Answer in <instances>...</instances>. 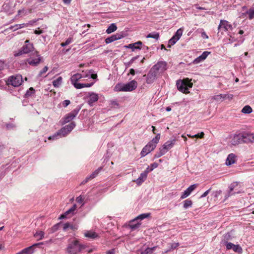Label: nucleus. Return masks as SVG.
Masks as SVG:
<instances>
[{
  "mask_svg": "<svg viewBox=\"0 0 254 254\" xmlns=\"http://www.w3.org/2000/svg\"><path fill=\"white\" fill-rule=\"evenodd\" d=\"M160 134L158 133L156 136L153 138L148 144L145 146L140 153L141 157H144L151 151L153 150L156 146L157 144L159 141Z\"/></svg>",
  "mask_w": 254,
  "mask_h": 254,
  "instance_id": "1",
  "label": "nucleus"
},
{
  "mask_svg": "<svg viewBox=\"0 0 254 254\" xmlns=\"http://www.w3.org/2000/svg\"><path fill=\"white\" fill-rule=\"evenodd\" d=\"M192 83L191 82V79L188 78L183 80H179L177 81L176 85L178 90L185 94L190 93L189 88L192 87Z\"/></svg>",
  "mask_w": 254,
  "mask_h": 254,
  "instance_id": "2",
  "label": "nucleus"
},
{
  "mask_svg": "<svg viewBox=\"0 0 254 254\" xmlns=\"http://www.w3.org/2000/svg\"><path fill=\"white\" fill-rule=\"evenodd\" d=\"M137 86V82L132 80L126 84H117L114 87L115 91H131L134 90Z\"/></svg>",
  "mask_w": 254,
  "mask_h": 254,
  "instance_id": "3",
  "label": "nucleus"
},
{
  "mask_svg": "<svg viewBox=\"0 0 254 254\" xmlns=\"http://www.w3.org/2000/svg\"><path fill=\"white\" fill-rule=\"evenodd\" d=\"M85 248L86 246L81 245L78 240H73L68 244L66 251L69 254H77Z\"/></svg>",
  "mask_w": 254,
  "mask_h": 254,
  "instance_id": "4",
  "label": "nucleus"
},
{
  "mask_svg": "<svg viewBox=\"0 0 254 254\" xmlns=\"http://www.w3.org/2000/svg\"><path fill=\"white\" fill-rule=\"evenodd\" d=\"M22 82V77L20 74L11 75L6 81L7 85H11L15 87L19 86Z\"/></svg>",
  "mask_w": 254,
  "mask_h": 254,
  "instance_id": "5",
  "label": "nucleus"
},
{
  "mask_svg": "<svg viewBox=\"0 0 254 254\" xmlns=\"http://www.w3.org/2000/svg\"><path fill=\"white\" fill-rule=\"evenodd\" d=\"M75 126L74 122H71L68 125L62 127L58 131L60 137H62L67 135L75 127Z\"/></svg>",
  "mask_w": 254,
  "mask_h": 254,
  "instance_id": "6",
  "label": "nucleus"
},
{
  "mask_svg": "<svg viewBox=\"0 0 254 254\" xmlns=\"http://www.w3.org/2000/svg\"><path fill=\"white\" fill-rule=\"evenodd\" d=\"M240 133L243 143H249L253 142V140H254V134L253 133L246 130L243 131Z\"/></svg>",
  "mask_w": 254,
  "mask_h": 254,
  "instance_id": "7",
  "label": "nucleus"
},
{
  "mask_svg": "<svg viewBox=\"0 0 254 254\" xmlns=\"http://www.w3.org/2000/svg\"><path fill=\"white\" fill-rule=\"evenodd\" d=\"M229 143L231 145L236 146L243 143L241 133H235L230 135L229 137Z\"/></svg>",
  "mask_w": 254,
  "mask_h": 254,
  "instance_id": "8",
  "label": "nucleus"
},
{
  "mask_svg": "<svg viewBox=\"0 0 254 254\" xmlns=\"http://www.w3.org/2000/svg\"><path fill=\"white\" fill-rule=\"evenodd\" d=\"M151 69L158 74L163 73L166 70V63L165 62H159L154 65Z\"/></svg>",
  "mask_w": 254,
  "mask_h": 254,
  "instance_id": "9",
  "label": "nucleus"
},
{
  "mask_svg": "<svg viewBox=\"0 0 254 254\" xmlns=\"http://www.w3.org/2000/svg\"><path fill=\"white\" fill-rule=\"evenodd\" d=\"M40 61L41 57L40 55L38 54L37 51H35L29 59H27L26 61L30 65L36 66L39 64Z\"/></svg>",
  "mask_w": 254,
  "mask_h": 254,
  "instance_id": "10",
  "label": "nucleus"
},
{
  "mask_svg": "<svg viewBox=\"0 0 254 254\" xmlns=\"http://www.w3.org/2000/svg\"><path fill=\"white\" fill-rule=\"evenodd\" d=\"M33 48V45L29 43V40H26L25 44L21 48V51H20L18 53L15 54V56H18L22 54H27L32 51Z\"/></svg>",
  "mask_w": 254,
  "mask_h": 254,
  "instance_id": "11",
  "label": "nucleus"
},
{
  "mask_svg": "<svg viewBox=\"0 0 254 254\" xmlns=\"http://www.w3.org/2000/svg\"><path fill=\"white\" fill-rule=\"evenodd\" d=\"M79 109H75L66 114L63 119V124H65L72 121L78 114Z\"/></svg>",
  "mask_w": 254,
  "mask_h": 254,
  "instance_id": "12",
  "label": "nucleus"
},
{
  "mask_svg": "<svg viewBox=\"0 0 254 254\" xmlns=\"http://www.w3.org/2000/svg\"><path fill=\"white\" fill-rule=\"evenodd\" d=\"M87 102L90 106H92L95 102L99 99L98 94L94 92H88L86 96Z\"/></svg>",
  "mask_w": 254,
  "mask_h": 254,
  "instance_id": "13",
  "label": "nucleus"
},
{
  "mask_svg": "<svg viewBox=\"0 0 254 254\" xmlns=\"http://www.w3.org/2000/svg\"><path fill=\"white\" fill-rule=\"evenodd\" d=\"M221 29H224L226 31H229L232 30L233 27L232 25L230 24L228 21L225 20H221L218 27V30L220 31Z\"/></svg>",
  "mask_w": 254,
  "mask_h": 254,
  "instance_id": "14",
  "label": "nucleus"
},
{
  "mask_svg": "<svg viewBox=\"0 0 254 254\" xmlns=\"http://www.w3.org/2000/svg\"><path fill=\"white\" fill-rule=\"evenodd\" d=\"M157 75H158V74L151 68L146 75V83L147 84L153 83L155 80Z\"/></svg>",
  "mask_w": 254,
  "mask_h": 254,
  "instance_id": "15",
  "label": "nucleus"
},
{
  "mask_svg": "<svg viewBox=\"0 0 254 254\" xmlns=\"http://www.w3.org/2000/svg\"><path fill=\"white\" fill-rule=\"evenodd\" d=\"M238 186V183L234 182L232 183L229 187L230 190L228 194L226 195V197L228 198V197L232 195L240 192V191L239 190L236 189Z\"/></svg>",
  "mask_w": 254,
  "mask_h": 254,
  "instance_id": "16",
  "label": "nucleus"
},
{
  "mask_svg": "<svg viewBox=\"0 0 254 254\" xmlns=\"http://www.w3.org/2000/svg\"><path fill=\"white\" fill-rule=\"evenodd\" d=\"M198 185L195 184L191 185L189 188H187L182 194L181 196V199H184L187 197L188 196L190 195L191 192L196 188Z\"/></svg>",
  "mask_w": 254,
  "mask_h": 254,
  "instance_id": "17",
  "label": "nucleus"
},
{
  "mask_svg": "<svg viewBox=\"0 0 254 254\" xmlns=\"http://www.w3.org/2000/svg\"><path fill=\"white\" fill-rule=\"evenodd\" d=\"M124 37V35L122 33H117L111 36L108 37L105 39V42L106 44L111 43L115 41L121 39Z\"/></svg>",
  "mask_w": 254,
  "mask_h": 254,
  "instance_id": "18",
  "label": "nucleus"
},
{
  "mask_svg": "<svg viewBox=\"0 0 254 254\" xmlns=\"http://www.w3.org/2000/svg\"><path fill=\"white\" fill-rule=\"evenodd\" d=\"M176 142V139H174L171 140H168L160 148L164 152L166 153L168 150L171 149L173 145L175 144Z\"/></svg>",
  "mask_w": 254,
  "mask_h": 254,
  "instance_id": "19",
  "label": "nucleus"
},
{
  "mask_svg": "<svg viewBox=\"0 0 254 254\" xmlns=\"http://www.w3.org/2000/svg\"><path fill=\"white\" fill-rule=\"evenodd\" d=\"M142 42L141 41H137L134 43H131L126 46V47L128 49H130L132 51L135 50H140L142 48Z\"/></svg>",
  "mask_w": 254,
  "mask_h": 254,
  "instance_id": "20",
  "label": "nucleus"
},
{
  "mask_svg": "<svg viewBox=\"0 0 254 254\" xmlns=\"http://www.w3.org/2000/svg\"><path fill=\"white\" fill-rule=\"evenodd\" d=\"M236 161V156L233 153H231L228 155L226 160V164L227 166L231 165L234 164Z\"/></svg>",
  "mask_w": 254,
  "mask_h": 254,
  "instance_id": "21",
  "label": "nucleus"
},
{
  "mask_svg": "<svg viewBox=\"0 0 254 254\" xmlns=\"http://www.w3.org/2000/svg\"><path fill=\"white\" fill-rule=\"evenodd\" d=\"M88 76V75H85V73L83 74H79V73H76L74 75H73L71 77V82L72 84L74 83L75 82H77V81L80 79V78H83V77H87Z\"/></svg>",
  "mask_w": 254,
  "mask_h": 254,
  "instance_id": "22",
  "label": "nucleus"
},
{
  "mask_svg": "<svg viewBox=\"0 0 254 254\" xmlns=\"http://www.w3.org/2000/svg\"><path fill=\"white\" fill-rule=\"evenodd\" d=\"M140 224L141 223L134 218L129 221L128 226L132 230H134L138 228Z\"/></svg>",
  "mask_w": 254,
  "mask_h": 254,
  "instance_id": "23",
  "label": "nucleus"
},
{
  "mask_svg": "<svg viewBox=\"0 0 254 254\" xmlns=\"http://www.w3.org/2000/svg\"><path fill=\"white\" fill-rule=\"evenodd\" d=\"M43 243H38V244H35L33 245V246L28 247L22 250L23 253L24 254H32L34 252V246H38L40 244H43Z\"/></svg>",
  "mask_w": 254,
  "mask_h": 254,
  "instance_id": "24",
  "label": "nucleus"
},
{
  "mask_svg": "<svg viewBox=\"0 0 254 254\" xmlns=\"http://www.w3.org/2000/svg\"><path fill=\"white\" fill-rule=\"evenodd\" d=\"M94 83H80L77 82H75L73 84L74 85V87L77 89H81L84 87H89L92 86L93 85Z\"/></svg>",
  "mask_w": 254,
  "mask_h": 254,
  "instance_id": "25",
  "label": "nucleus"
},
{
  "mask_svg": "<svg viewBox=\"0 0 254 254\" xmlns=\"http://www.w3.org/2000/svg\"><path fill=\"white\" fill-rule=\"evenodd\" d=\"M85 237L91 239H94L98 237V234L94 231H88L84 233Z\"/></svg>",
  "mask_w": 254,
  "mask_h": 254,
  "instance_id": "26",
  "label": "nucleus"
},
{
  "mask_svg": "<svg viewBox=\"0 0 254 254\" xmlns=\"http://www.w3.org/2000/svg\"><path fill=\"white\" fill-rule=\"evenodd\" d=\"M147 176L145 174L142 173L140 176L134 182L138 185H140L146 179Z\"/></svg>",
  "mask_w": 254,
  "mask_h": 254,
  "instance_id": "27",
  "label": "nucleus"
},
{
  "mask_svg": "<svg viewBox=\"0 0 254 254\" xmlns=\"http://www.w3.org/2000/svg\"><path fill=\"white\" fill-rule=\"evenodd\" d=\"M242 14H244L247 18L252 19L254 17V9H250L249 11L246 10Z\"/></svg>",
  "mask_w": 254,
  "mask_h": 254,
  "instance_id": "28",
  "label": "nucleus"
},
{
  "mask_svg": "<svg viewBox=\"0 0 254 254\" xmlns=\"http://www.w3.org/2000/svg\"><path fill=\"white\" fill-rule=\"evenodd\" d=\"M45 235L44 232L42 231H38L35 232L34 234V236L38 240H42Z\"/></svg>",
  "mask_w": 254,
  "mask_h": 254,
  "instance_id": "29",
  "label": "nucleus"
},
{
  "mask_svg": "<svg viewBox=\"0 0 254 254\" xmlns=\"http://www.w3.org/2000/svg\"><path fill=\"white\" fill-rule=\"evenodd\" d=\"M117 29V27L115 23L111 24L107 28L106 32L108 34H110L114 32Z\"/></svg>",
  "mask_w": 254,
  "mask_h": 254,
  "instance_id": "30",
  "label": "nucleus"
},
{
  "mask_svg": "<svg viewBox=\"0 0 254 254\" xmlns=\"http://www.w3.org/2000/svg\"><path fill=\"white\" fill-rule=\"evenodd\" d=\"M241 112L244 114H249L253 112V109L249 105H246L243 108Z\"/></svg>",
  "mask_w": 254,
  "mask_h": 254,
  "instance_id": "31",
  "label": "nucleus"
},
{
  "mask_svg": "<svg viewBox=\"0 0 254 254\" xmlns=\"http://www.w3.org/2000/svg\"><path fill=\"white\" fill-rule=\"evenodd\" d=\"M47 29V27L46 25H42L41 27H39L38 29L35 30L34 33L38 35L44 33Z\"/></svg>",
  "mask_w": 254,
  "mask_h": 254,
  "instance_id": "32",
  "label": "nucleus"
},
{
  "mask_svg": "<svg viewBox=\"0 0 254 254\" xmlns=\"http://www.w3.org/2000/svg\"><path fill=\"white\" fill-rule=\"evenodd\" d=\"M192 205V202L190 199H187L183 201V207L186 209L189 207H191Z\"/></svg>",
  "mask_w": 254,
  "mask_h": 254,
  "instance_id": "33",
  "label": "nucleus"
},
{
  "mask_svg": "<svg viewBox=\"0 0 254 254\" xmlns=\"http://www.w3.org/2000/svg\"><path fill=\"white\" fill-rule=\"evenodd\" d=\"M63 78L62 77L60 76L58 77L56 79L54 80L53 81V84L55 87H59L62 82Z\"/></svg>",
  "mask_w": 254,
  "mask_h": 254,
  "instance_id": "34",
  "label": "nucleus"
},
{
  "mask_svg": "<svg viewBox=\"0 0 254 254\" xmlns=\"http://www.w3.org/2000/svg\"><path fill=\"white\" fill-rule=\"evenodd\" d=\"M212 99L217 101H222L223 100L226 99V96H224V94H220L213 96Z\"/></svg>",
  "mask_w": 254,
  "mask_h": 254,
  "instance_id": "35",
  "label": "nucleus"
},
{
  "mask_svg": "<svg viewBox=\"0 0 254 254\" xmlns=\"http://www.w3.org/2000/svg\"><path fill=\"white\" fill-rule=\"evenodd\" d=\"M156 248V247L152 248H147L144 251H142L141 252V254H153V252Z\"/></svg>",
  "mask_w": 254,
  "mask_h": 254,
  "instance_id": "36",
  "label": "nucleus"
},
{
  "mask_svg": "<svg viewBox=\"0 0 254 254\" xmlns=\"http://www.w3.org/2000/svg\"><path fill=\"white\" fill-rule=\"evenodd\" d=\"M183 31L181 28L179 29L173 37L178 41L183 34Z\"/></svg>",
  "mask_w": 254,
  "mask_h": 254,
  "instance_id": "37",
  "label": "nucleus"
},
{
  "mask_svg": "<svg viewBox=\"0 0 254 254\" xmlns=\"http://www.w3.org/2000/svg\"><path fill=\"white\" fill-rule=\"evenodd\" d=\"M35 92V89L33 87H30L26 92L25 94V96L26 98H28L31 96H32L33 94H34Z\"/></svg>",
  "mask_w": 254,
  "mask_h": 254,
  "instance_id": "38",
  "label": "nucleus"
},
{
  "mask_svg": "<svg viewBox=\"0 0 254 254\" xmlns=\"http://www.w3.org/2000/svg\"><path fill=\"white\" fill-rule=\"evenodd\" d=\"M159 37V34L157 32L151 33L148 34L146 36V38H154L156 40H158Z\"/></svg>",
  "mask_w": 254,
  "mask_h": 254,
  "instance_id": "39",
  "label": "nucleus"
},
{
  "mask_svg": "<svg viewBox=\"0 0 254 254\" xmlns=\"http://www.w3.org/2000/svg\"><path fill=\"white\" fill-rule=\"evenodd\" d=\"M150 214V213H143L140 214L136 218H135L137 221L143 220L146 218L149 217Z\"/></svg>",
  "mask_w": 254,
  "mask_h": 254,
  "instance_id": "40",
  "label": "nucleus"
},
{
  "mask_svg": "<svg viewBox=\"0 0 254 254\" xmlns=\"http://www.w3.org/2000/svg\"><path fill=\"white\" fill-rule=\"evenodd\" d=\"M76 209V205L74 204L70 209L67 210L65 212V214L68 215L69 214L71 213L72 214H74V211Z\"/></svg>",
  "mask_w": 254,
  "mask_h": 254,
  "instance_id": "41",
  "label": "nucleus"
},
{
  "mask_svg": "<svg viewBox=\"0 0 254 254\" xmlns=\"http://www.w3.org/2000/svg\"><path fill=\"white\" fill-rule=\"evenodd\" d=\"M102 167L98 168L94 172H93L92 174H91L90 175V178H91L92 179L95 178L97 176V175L99 174V172L102 170Z\"/></svg>",
  "mask_w": 254,
  "mask_h": 254,
  "instance_id": "42",
  "label": "nucleus"
},
{
  "mask_svg": "<svg viewBox=\"0 0 254 254\" xmlns=\"http://www.w3.org/2000/svg\"><path fill=\"white\" fill-rule=\"evenodd\" d=\"M73 41V39L71 37L68 38L65 42L62 43L61 45L62 47H65L69 44H70Z\"/></svg>",
  "mask_w": 254,
  "mask_h": 254,
  "instance_id": "43",
  "label": "nucleus"
},
{
  "mask_svg": "<svg viewBox=\"0 0 254 254\" xmlns=\"http://www.w3.org/2000/svg\"><path fill=\"white\" fill-rule=\"evenodd\" d=\"M139 58V56H136L135 57H133L128 62L125 64L127 67H129L130 65L138 58Z\"/></svg>",
  "mask_w": 254,
  "mask_h": 254,
  "instance_id": "44",
  "label": "nucleus"
},
{
  "mask_svg": "<svg viewBox=\"0 0 254 254\" xmlns=\"http://www.w3.org/2000/svg\"><path fill=\"white\" fill-rule=\"evenodd\" d=\"M177 41H178V40H177L176 38H175L174 37H172L169 40L168 47L170 48L171 45H174Z\"/></svg>",
  "mask_w": 254,
  "mask_h": 254,
  "instance_id": "45",
  "label": "nucleus"
},
{
  "mask_svg": "<svg viewBox=\"0 0 254 254\" xmlns=\"http://www.w3.org/2000/svg\"><path fill=\"white\" fill-rule=\"evenodd\" d=\"M110 105L112 108H118L119 106V104L117 100H111L110 101Z\"/></svg>",
  "mask_w": 254,
  "mask_h": 254,
  "instance_id": "46",
  "label": "nucleus"
},
{
  "mask_svg": "<svg viewBox=\"0 0 254 254\" xmlns=\"http://www.w3.org/2000/svg\"><path fill=\"white\" fill-rule=\"evenodd\" d=\"M165 153L164 152L163 150H162L160 148L159 149V152L158 153H156L154 155V158H159L165 154Z\"/></svg>",
  "mask_w": 254,
  "mask_h": 254,
  "instance_id": "47",
  "label": "nucleus"
},
{
  "mask_svg": "<svg viewBox=\"0 0 254 254\" xmlns=\"http://www.w3.org/2000/svg\"><path fill=\"white\" fill-rule=\"evenodd\" d=\"M171 247L170 248L166 251V252L170 251L171 250H174L176 249L179 246V243H174L170 244Z\"/></svg>",
  "mask_w": 254,
  "mask_h": 254,
  "instance_id": "48",
  "label": "nucleus"
},
{
  "mask_svg": "<svg viewBox=\"0 0 254 254\" xmlns=\"http://www.w3.org/2000/svg\"><path fill=\"white\" fill-rule=\"evenodd\" d=\"M233 250L236 252L238 253H241L242 251V249L239 245H234Z\"/></svg>",
  "mask_w": 254,
  "mask_h": 254,
  "instance_id": "49",
  "label": "nucleus"
},
{
  "mask_svg": "<svg viewBox=\"0 0 254 254\" xmlns=\"http://www.w3.org/2000/svg\"><path fill=\"white\" fill-rule=\"evenodd\" d=\"M210 54V52L208 51H205L203 52V53L200 55V58H201L202 60H204Z\"/></svg>",
  "mask_w": 254,
  "mask_h": 254,
  "instance_id": "50",
  "label": "nucleus"
},
{
  "mask_svg": "<svg viewBox=\"0 0 254 254\" xmlns=\"http://www.w3.org/2000/svg\"><path fill=\"white\" fill-rule=\"evenodd\" d=\"M6 67V64L2 61L0 60V71L3 70Z\"/></svg>",
  "mask_w": 254,
  "mask_h": 254,
  "instance_id": "51",
  "label": "nucleus"
},
{
  "mask_svg": "<svg viewBox=\"0 0 254 254\" xmlns=\"http://www.w3.org/2000/svg\"><path fill=\"white\" fill-rule=\"evenodd\" d=\"M58 136H60V135H59L58 132H57L54 135H53L52 136H50L48 137V139L50 140H55L58 138Z\"/></svg>",
  "mask_w": 254,
  "mask_h": 254,
  "instance_id": "52",
  "label": "nucleus"
},
{
  "mask_svg": "<svg viewBox=\"0 0 254 254\" xmlns=\"http://www.w3.org/2000/svg\"><path fill=\"white\" fill-rule=\"evenodd\" d=\"M204 135V134L203 132H201L200 133H197V134H194V135H192V137L201 138L203 137Z\"/></svg>",
  "mask_w": 254,
  "mask_h": 254,
  "instance_id": "53",
  "label": "nucleus"
},
{
  "mask_svg": "<svg viewBox=\"0 0 254 254\" xmlns=\"http://www.w3.org/2000/svg\"><path fill=\"white\" fill-rule=\"evenodd\" d=\"M84 200V198L80 195L76 198V201L79 203H82Z\"/></svg>",
  "mask_w": 254,
  "mask_h": 254,
  "instance_id": "54",
  "label": "nucleus"
},
{
  "mask_svg": "<svg viewBox=\"0 0 254 254\" xmlns=\"http://www.w3.org/2000/svg\"><path fill=\"white\" fill-rule=\"evenodd\" d=\"M234 245V244H232V243H227L226 245V248L227 250L233 249Z\"/></svg>",
  "mask_w": 254,
  "mask_h": 254,
  "instance_id": "55",
  "label": "nucleus"
},
{
  "mask_svg": "<svg viewBox=\"0 0 254 254\" xmlns=\"http://www.w3.org/2000/svg\"><path fill=\"white\" fill-rule=\"evenodd\" d=\"M202 61H203V60H202L201 58H200V56H199L198 57L196 58L195 60H194L193 63L194 64H197Z\"/></svg>",
  "mask_w": 254,
  "mask_h": 254,
  "instance_id": "56",
  "label": "nucleus"
},
{
  "mask_svg": "<svg viewBox=\"0 0 254 254\" xmlns=\"http://www.w3.org/2000/svg\"><path fill=\"white\" fill-rule=\"evenodd\" d=\"M70 103V101L69 100H65L62 103V105L64 107H66Z\"/></svg>",
  "mask_w": 254,
  "mask_h": 254,
  "instance_id": "57",
  "label": "nucleus"
},
{
  "mask_svg": "<svg viewBox=\"0 0 254 254\" xmlns=\"http://www.w3.org/2000/svg\"><path fill=\"white\" fill-rule=\"evenodd\" d=\"M85 75H88V76L87 77H90L91 78L94 79H95L97 78V74H90V72H89L88 73H87V74H85Z\"/></svg>",
  "mask_w": 254,
  "mask_h": 254,
  "instance_id": "58",
  "label": "nucleus"
},
{
  "mask_svg": "<svg viewBox=\"0 0 254 254\" xmlns=\"http://www.w3.org/2000/svg\"><path fill=\"white\" fill-rule=\"evenodd\" d=\"M92 178H90V176H87L84 180H83L81 183V185H84L86 183H87L89 180H91Z\"/></svg>",
  "mask_w": 254,
  "mask_h": 254,
  "instance_id": "59",
  "label": "nucleus"
},
{
  "mask_svg": "<svg viewBox=\"0 0 254 254\" xmlns=\"http://www.w3.org/2000/svg\"><path fill=\"white\" fill-rule=\"evenodd\" d=\"M48 70V67L47 66H45L43 68V69L39 73V75L40 76H41L43 73H45L46 72H47V71Z\"/></svg>",
  "mask_w": 254,
  "mask_h": 254,
  "instance_id": "60",
  "label": "nucleus"
},
{
  "mask_svg": "<svg viewBox=\"0 0 254 254\" xmlns=\"http://www.w3.org/2000/svg\"><path fill=\"white\" fill-rule=\"evenodd\" d=\"M69 227H70V224L69 223H66L64 225L63 229L64 231H66Z\"/></svg>",
  "mask_w": 254,
  "mask_h": 254,
  "instance_id": "61",
  "label": "nucleus"
},
{
  "mask_svg": "<svg viewBox=\"0 0 254 254\" xmlns=\"http://www.w3.org/2000/svg\"><path fill=\"white\" fill-rule=\"evenodd\" d=\"M211 189H208L206 191H205L200 196L201 198H203L205 197L209 192Z\"/></svg>",
  "mask_w": 254,
  "mask_h": 254,
  "instance_id": "62",
  "label": "nucleus"
},
{
  "mask_svg": "<svg viewBox=\"0 0 254 254\" xmlns=\"http://www.w3.org/2000/svg\"><path fill=\"white\" fill-rule=\"evenodd\" d=\"M58 228H59V224H56V225H54L52 228V232L53 233V232L56 231L58 229Z\"/></svg>",
  "mask_w": 254,
  "mask_h": 254,
  "instance_id": "63",
  "label": "nucleus"
},
{
  "mask_svg": "<svg viewBox=\"0 0 254 254\" xmlns=\"http://www.w3.org/2000/svg\"><path fill=\"white\" fill-rule=\"evenodd\" d=\"M224 96H226V99H228L229 100H231L233 98V95L232 94H224Z\"/></svg>",
  "mask_w": 254,
  "mask_h": 254,
  "instance_id": "64",
  "label": "nucleus"
}]
</instances>
